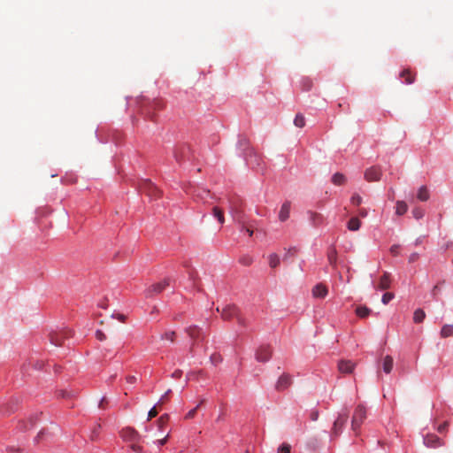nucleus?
Returning <instances> with one entry per match:
<instances>
[{
    "instance_id": "f257e3e1",
    "label": "nucleus",
    "mask_w": 453,
    "mask_h": 453,
    "mask_svg": "<svg viewBox=\"0 0 453 453\" xmlns=\"http://www.w3.org/2000/svg\"><path fill=\"white\" fill-rule=\"evenodd\" d=\"M217 311L220 312L221 318L224 320H231L235 318L239 325L245 326V319L240 315L239 309L235 305H226L221 311L218 307Z\"/></svg>"
},
{
    "instance_id": "f03ea898",
    "label": "nucleus",
    "mask_w": 453,
    "mask_h": 453,
    "mask_svg": "<svg viewBox=\"0 0 453 453\" xmlns=\"http://www.w3.org/2000/svg\"><path fill=\"white\" fill-rule=\"evenodd\" d=\"M123 440L132 442L131 449L134 453H142V447L136 442L140 440V434L132 427H126L120 433Z\"/></svg>"
},
{
    "instance_id": "7ed1b4c3",
    "label": "nucleus",
    "mask_w": 453,
    "mask_h": 453,
    "mask_svg": "<svg viewBox=\"0 0 453 453\" xmlns=\"http://www.w3.org/2000/svg\"><path fill=\"white\" fill-rule=\"evenodd\" d=\"M366 418V408L363 404H358L354 411L351 419V429L356 435L358 434L359 428Z\"/></svg>"
},
{
    "instance_id": "20e7f679",
    "label": "nucleus",
    "mask_w": 453,
    "mask_h": 453,
    "mask_svg": "<svg viewBox=\"0 0 453 453\" xmlns=\"http://www.w3.org/2000/svg\"><path fill=\"white\" fill-rule=\"evenodd\" d=\"M347 420H348V412L347 411L340 413L338 415V417L335 419V421L334 422V425L332 427V434L331 435L333 438H336L342 434V429H343Z\"/></svg>"
},
{
    "instance_id": "39448f33",
    "label": "nucleus",
    "mask_w": 453,
    "mask_h": 453,
    "mask_svg": "<svg viewBox=\"0 0 453 453\" xmlns=\"http://www.w3.org/2000/svg\"><path fill=\"white\" fill-rule=\"evenodd\" d=\"M272 354V347L270 345L264 344L257 348L255 357L258 362L265 363L270 360Z\"/></svg>"
},
{
    "instance_id": "423d86ee",
    "label": "nucleus",
    "mask_w": 453,
    "mask_h": 453,
    "mask_svg": "<svg viewBox=\"0 0 453 453\" xmlns=\"http://www.w3.org/2000/svg\"><path fill=\"white\" fill-rule=\"evenodd\" d=\"M72 332L70 330H64L59 332H54L50 334V342L55 346H61L64 343V340L70 337Z\"/></svg>"
},
{
    "instance_id": "0eeeda50",
    "label": "nucleus",
    "mask_w": 453,
    "mask_h": 453,
    "mask_svg": "<svg viewBox=\"0 0 453 453\" xmlns=\"http://www.w3.org/2000/svg\"><path fill=\"white\" fill-rule=\"evenodd\" d=\"M169 285V280L165 279L163 281L151 285L146 290V297H152L154 295L161 293Z\"/></svg>"
},
{
    "instance_id": "6e6552de",
    "label": "nucleus",
    "mask_w": 453,
    "mask_h": 453,
    "mask_svg": "<svg viewBox=\"0 0 453 453\" xmlns=\"http://www.w3.org/2000/svg\"><path fill=\"white\" fill-rule=\"evenodd\" d=\"M292 384V378L288 373H283L277 380L275 389L277 391H283L288 388Z\"/></svg>"
},
{
    "instance_id": "1a4fd4ad",
    "label": "nucleus",
    "mask_w": 453,
    "mask_h": 453,
    "mask_svg": "<svg viewBox=\"0 0 453 453\" xmlns=\"http://www.w3.org/2000/svg\"><path fill=\"white\" fill-rule=\"evenodd\" d=\"M381 170L378 166H372L365 172V179L367 181H378L381 177Z\"/></svg>"
},
{
    "instance_id": "9d476101",
    "label": "nucleus",
    "mask_w": 453,
    "mask_h": 453,
    "mask_svg": "<svg viewBox=\"0 0 453 453\" xmlns=\"http://www.w3.org/2000/svg\"><path fill=\"white\" fill-rule=\"evenodd\" d=\"M312 296L315 298H325L328 293L327 288L322 283L315 285L311 290Z\"/></svg>"
},
{
    "instance_id": "9b49d317",
    "label": "nucleus",
    "mask_w": 453,
    "mask_h": 453,
    "mask_svg": "<svg viewBox=\"0 0 453 453\" xmlns=\"http://www.w3.org/2000/svg\"><path fill=\"white\" fill-rule=\"evenodd\" d=\"M356 366V364L350 360H341L338 363V369L342 373H351Z\"/></svg>"
},
{
    "instance_id": "f8f14e48",
    "label": "nucleus",
    "mask_w": 453,
    "mask_h": 453,
    "mask_svg": "<svg viewBox=\"0 0 453 453\" xmlns=\"http://www.w3.org/2000/svg\"><path fill=\"white\" fill-rule=\"evenodd\" d=\"M424 443L427 447L437 448L442 445L441 439L435 434H427L424 438Z\"/></svg>"
},
{
    "instance_id": "ddd939ff",
    "label": "nucleus",
    "mask_w": 453,
    "mask_h": 453,
    "mask_svg": "<svg viewBox=\"0 0 453 453\" xmlns=\"http://www.w3.org/2000/svg\"><path fill=\"white\" fill-rule=\"evenodd\" d=\"M291 203L286 201L282 205L279 212V219L281 222L286 221L289 218Z\"/></svg>"
},
{
    "instance_id": "4468645a",
    "label": "nucleus",
    "mask_w": 453,
    "mask_h": 453,
    "mask_svg": "<svg viewBox=\"0 0 453 453\" xmlns=\"http://www.w3.org/2000/svg\"><path fill=\"white\" fill-rule=\"evenodd\" d=\"M309 220L313 226H319L323 224L324 217L320 213L309 211Z\"/></svg>"
},
{
    "instance_id": "2eb2a0df",
    "label": "nucleus",
    "mask_w": 453,
    "mask_h": 453,
    "mask_svg": "<svg viewBox=\"0 0 453 453\" xmlns=\"http://www.w3.org/2000/svg\"><path fill=\"white\" fill-rule=\"evenodd\" d=\"M390 274L387 272L383 273V275L380 277L378 288L380 290H385L390 288Z\"/></svg>"
},
{
    "instance_id": "dca6fc26",
    "label": "nucleus",
    "mask_w": 453,
    "mask_h": 453,
    "mask_svg": "<svg viewBox=\"0 0 453 453\" xmlns=\"http://www.w3.org/2000/svg\"><path fill=\"white\" fill-rule=\"evenodd\" d=\"M232 212L234 219L236 220L241 225V230H245L250 236H252L253 230L250 226H245L244 222L241 219L239 211L233 210Z\"/></svg>"
},
{
    "instance_id": "f3484780",
    "label": "nucleus",
    "mask_w": 453,
    "mask_h": 453,
    "mask_svg": "<svg viewBox=\"0 0 453 453\" xmlns=\"http://www.w3.org/2000/svg\"><path fill=\"white\" fill-rule=\"evenodd\" d=\"M35 422H36V417H30L27 420H23V421H20L19 424V429L20 431H27L32 427H34V426L35 425Z\"/></svg>"
},
{
    "instance_id": "a211bd4d",
    "label": "nucleus",
    "mask_w": 453,
    "mask_h": 453,
    "mask_svg": "<svg viewBox=\"0 0 453 453\" xmlns=\"http://www.w3.org/2000/svg\"><path fill=\"white\" fill-rule=\"evenodd\" d=\"M187 334L188 336L196 341L199 338L201 334V329L197 326H190L186 329Z\"/></svg>"
},
{
    "instance_id": "6ab92c4d",
    "label": "nucleus",
    "mask_w": 453,
    "mask_h": 453,
    "mask_svg": "<svg viewBox=\"0 0 453 453\" xmlns=\"http://www.w3.org/2000/svg\"><path fill=\"white\" fill-rule=\"evenodd\" d=\"M417 197L421 202L427 201L429 199V197H430V194H429L428 188L426 186L420 187L418 191Z\"/></svg>"
},
{
    "instance_id": "aec40b11",
    "label": "nucleus",
    "mask_w": 453,
    "mask_h": 453,
    "mask_svg": "<svg viewBox=\"0 0 453 453\" xmlns=\"http://www.w3.org/2000/svg\"><path fill=\"white\" fill-rule=\"evenodd\" d=\"M393 357L391 356H386L383 360V371L386 373H390L393 369Z\"/></svg>"
},
{
    "instance_id": "412c9836",
    "label": "nucleus",
    "mask_w": 453,
    "mask_h": 453,
    "mask_svg": "<svg viewBox=\"0 0 453 453\" xmlns=\"http://www.w3.org/2000/svg\"><path fill=\"white\" fill-rule=\"evenodd\" d=\"M400 76L404 79L406 84H411L415 81V75L409 69L403 70Z\"/></svg>"
},
{
    "instance_id": "4be33fe9",
    "label": "nucleus",
    "mask_w": 453,
    "mask_h": 453,
    "mask_svg": "<svg viewBox=\"0 0 453 453\" xmlns=\"http://www.w3.org/2000/svg\"><path fill=\"white\" fill-rule=\"evenodd\" d=\"M408 211V205L404 201H397L395 204V213L399 216L403 215Z\"/></svg>"
},
{
    "instance_id": "5701e85b",
    "label": "nucleus",
    "mask_w": 453,
    "mask_h": 453,
    "mask_svg": "<svg viewBox=\"0 0 453 453\" xmlns=\"http://www.w3.org/2000/svg\"><path fill=\"white\" fill-rule=\"evenodd\" d=\"M440 335L441 338H447L453 335V326L449 324H445L440 332Z\"/></svg>"
},
{
    "instance_id": "b1692460",
    "label": "nucleus",
    "mask_w": 453,
    "mask_h": 453,
    "mask_svg": "<svg viewBox=\"0 0 453 453\" xmlns=\"http://www.w3.org/2000/svg\"><path fill=\"white\" fill-rule=\"evenodd\" d=\"M360 226H361V221L354 217V218H351L349 222H348V229L350 230V231H357L359 228H360Z\"/></svg>"
},
{
    "instance_id": "393cba45",
    "label": "nucleus",
    "mask_w": 453,
    "mask_h": 453,
    "mask_svg": "<svg viewBox=\"0 0 453 453\" xmlns=\"http://www.w3.org/2000/svg\"><path fill=\"white\" fill-rule=\"evenodd\" d=\"M426 318V313L422 309H417L413 313V321L415 323H421Z\"/></svg>"
},
{
    "instance_id": "a878e982",
    "label": "nucleus",
    "mask_w": 453,
    "mask_h": 453,
    "mask_svg": "<svg viewBox=\"0 0 453 453\" xmlns=\"http://www.w3.org/2000/svg\"><path fill=\"white\" fill-rule=\"evenodd\" d=\"M332 182L334 185H343L346 182V178L342 173H336L332 177Z\"/></svg>"
},
{
    "instance_id": "bb28decb",
    "label": "nucleus",
    "mask_w": 453,
    "mask_h": 453,
    "mask_svg": "<svg viewBox=\"0 0 453 453\" xmlns=\"http://www.w3.org/2000/svg\"><path fill=\"white\" fill-rule=\"evenodd\" d=\"M212 213L214 217L217 218L218 221L220 224H223L225 222L224 212L221 209H219V207H214L212 209Z\"/></svg>"
},
{
    "instance_id": "cd10ccee",
    "label": "nucleus",
    "mask_w": 453,
    "mask_h": 453,
    "mask_svg": "<svg viewBox=\"0 0 453 453\" xmlns=\"http://www.w3.org/2000/svg\"><path fill=\"white\" fill-rule=\"evenodd\" d=\"M146 188L148 196L155 197L159 196V190L152 183H148Z\"/></svg>"
},
{
    "instance_id": "c85d7f7f",
    "label": "nucleus",
    "mask_w": 453,
    "mask_h": 453,
    "mask_svg": "<svg viewBox=\"0 0 453 453\" xmlns=\"http://www.w3.org/2000/svg\"><path fill=\"white\" fill-rule=\"evenodd\" d=\"M371 312V310L366 306H359L356 309V313L360 318L367 317Z\"/></svg>"
},
{
    "instance_id": "c756f323",
    "label": "nucleus",
    "mask_w": 453,
    "mask_h": 453,
    "mask_svg": "<svg viewBox=\"0 0 453 453\" xmlns=\"http://www.w3.org/2000/svg\"><path fill=\"white\" fill-rule=\"evenodd\" d=\"M327 257H328V261H329L330 265H334L336 264V260H337V251H336L335 248L332 247L329 250Z\"/></svg>"
},
{
    "instance_id": "7c9ffc66",
    "label": "nucleus",
    "mask_w": 453,
    "mask_h": 453,
    "mask_svg": "<svg viewBox=\"0 0 453 453\" xmlns=\"http://www.w3.org/2000/svg\"><path fill=\"white\" fill-rule=\"evenodd\" d=\"M294 124L297 127H303L305 126V119L303 115L300 113L296 114L294 119Z\"/></svg>"
},
{
    "instance_id": "2f4dec72",
    "label": "nucleus",
    "mask_w": 453,
    "mask_h": 453,
    "mask_svg": "<svg viewBox=\"0 0 453 453\" xmlns=\"http://www.w3.org/2000/svg\"><path fill=\"white\" fill-rule=\"evenodd\" d=\"M269 265L272 268H275L280 265V257L277 254H271L269 256Z\"/></svg>"
},
{
    "instance_id": "473e14b6",
    "label": "nucleus",
    "mask_w": 453,
    "mask_h": 453,
    "mask_svg": "<svg viewBox=\"0 0 453 453\" xmlns=\"http://www.w3.org/2000/svg\"><path fill=\"white\" fill-rule=\"evenodd\" d=\"M204 403V400H202L196 407H195L194 409L190 410L185 416V418L186 419H191V418H194V417L196 416V411H197V409Z\"/></svg>"
},
{
    "instance_id": "72a5a7b5",
    "label": "nucleus",
    "mask_w": 453,
    "mask_h": 453,
    "mask_svg": "<svg viewBox=\"0 0 453 453\" xmlns=\"http://www.w3.org/2000/svg\"><path fill=\"white\" fill-rule=\"evenodd\" d=\"M412 215L413 217L416 219H420L424 217L425 215V211L422 208L420 207H415L413 210H412Z\"/></svg>"
},
{
    "instance_id": "f704fd0d",
    "label": "nucleus",
    "mask_w": 453,
    "mask_h": 453,
    "mask_svg": "<svg viewBox=\"0 0 453 453\" xmlns=\"http://www.w3.org/2000/svg\"><path fill=\"white\" fill-rule=\"evenodd\" d=\"M185 151H186V148H184V147L176 149V150L174 151L175 159L177 161H180V159L184 156Z\"/></svg>"
},
{
    "instance_id": "c9c22d12",
    "label": "nucleus",
    "mask_w": 453,
    "mask_h": 453,
    "mask_svg": "<svg viewBox=\"0 0 453 453\" xmlns=\"http://www.w3.org/2000/svg\"><path fill=\"white\" fill-rule=\"evenodd\" d=\"M350 202L352 204L358 206L362 203V197L358 194H354L350 198Z\"/></svg>"
},
{
    "instance_id": "e433bc0d",
    "label": "nucleus",
    "mask_w": 453,
    "mask_h": 453,
    "mask_svg": "<svg viewBox=\"0 0 453 453\" xmlns=\"http://www.w3.org/2000/svg\"><path fill=\"white\" fill-rule=\"evenodd\" d=\"M291 446L288 443H283L278 448V453H290Z\"/></svg>"
},
{
    "instance_id": "4c0bfd02",
    "label": "nucleus",
    "mask_w": 453,
    "mask_h": 453,
    "mask_svg": "<svg viewBox=\"0 0 453 453\" xmlns=\"http://www.w3.org/2000/svg\"><path fill=\"white\" fill-rule=\"evenodd\" d=\"M302 86L303 90H310L312 87V82L308 78H305L302 80Z\"/></svg>"
},
{
    "instance_id": "58836bf2",
    "label": "nucleus",
    "mask_w": 453,
    "mask_h": 453,
    "mask_svg": "<svg viewBox=\"0 0 453 453\" xmlns=\"http://www.w3.org/2000/svg\"><path fill=\"white\" fill-rule=\"evenodd\" d=\"M394 298V295L392 293L387 292L382 296L381 302L384 304H388Z\"/></svg>"
},
{
    "instance_id": "ea45409f",
    "label": "nucleus",
    "mask_w": 453,
    "mask_h": 453,
    "mask_svg": "<svg viewBox=\"0 0 453 453\" xmlns=\"http://www.w3.org/2000/svg\"><path fill=\"white\" fill-rule=\"evenodd\" d=\"M168 419L169 416L167 414L162 415L157 420L159 427L162 428L164 426H165L166 423L168 422Z\"/></svg>"
},
{
    "instance_id": "a19ab883",
    "label": "nucleus",
    "mask_w": 453,
    "mask_h": 453,
    "mask_svg": "<svg viewBox=\"0 0 453 453\" xmlns=\"http://www.w3.org/2000/svg\"><path fill=\"white\" fill-rule=\"evenodd\" d=\"M175 337V333L173 331L166 332L164 335H162V339L169 340L170 342H173Z\"/></svg>"
},
{
    "instance_id": "79ce46f5",
    "label": "nucleus",
    "mask_w": 453,
    "mask_h": 453,
    "mask_svg": "<svg viewBox=\"0 0 453 453\" xmlns=\"http://www.w3.org/2000/svg\"><path fill=\"white\" fill-rule=\"evenodd\" d=\"M171 393V389H168L160 398V400L158 401L157 403V405H161V404H164L167 399H168V396Z\"/></svg>"
},
{
    "instance_id": "37998d69",
    "label": "nucleus",
    "mask_w": 453,
    "mask_h": 453,
    "mask_svg": "<svg viewBox=\"0 0 453 453\" xmlns=\"http://www.w3.org/2000/svg\"><path fill=\"white\" fill-rule=\"evenodd\" d=\"M399 250H400V245H398V244L392 245L389 250L390 253L395 257L399 254Z\"/></svg>"
},
{
    "instance_id": "c03bdc74",
    "label": "nucleus",
    "mask_w": 453,
    "mask_h": 453,
    "mask_svg": "<svg viewBox=\"0 0 453 453\" xmlns=\"http://www.w3.org/2000/svg\"><path fill=\"white\" fill-rule=\"evenodd\" d=\"M58 397L66 398L70 397L72 394L66 390L61 389L57 392Z\"/></svg>"
},
{
    "instance_id": "a18cd8bd",
    "label": "nucleus",
    "mask_w": 453,
    "mask_h": 453,
    "mask_svg": "<svg viewBox=\"0 0 453 453\" xmlns=\"http://www.w3.org/2000/svg\"><path fill=\"white\" fill-rule=\"evenodd\" d=\"M157 415V411L156 407H153L149 411L148 419L150 420V419L155 418Z\"/></svg>"
},
{
    "instance_id": "49530a36",
    "label": "nucleus",
    "mask_w": 453,
    "mask_h": 453,
    "mask_svg": "<svg viewBox=\"0 0 453 453\" xmlns=\"http://www.w3.org/2000/svg\"><path fill=\"white\" fill-rule=\"evenodd\" d=\"M169 434H167L164 438L157 440L155 443H157L159 446L165 445L168 441Z\"/></svg>"
},
{
    "instance_id": "de8ad7c7",
    "label": "nucleus",
    "mask_w": 453,
    "mask_h": 453,
    "mask_svg": "<svg viewBox=\"0 0 453 453\" xmlns=\"http://www.w3.org/2000/svg\"><path fill=\"white\" fill-rule=\"evenodd\" d=\"M419 257V255L416 252L412 253L410 255L409 257V262L410 263H414L415 261H417Z\"/></svg>"
},
{
    "instance_id": "09e8293b",
    "label": "nucleus",
    "mask_w": 453,
    "mask_h": 453,
    "mask_svg": "<svg viewBox=\"0 0 453 453\" xmlns=\"http://www.w3.org/2000/svg\"><path fill=\"white\" fill-rule=\"evenodd\" d=\"M96 336L99 341H104L106 339L105 334L100 330L96 331Z\"/></svg>"
},
{
    "instance_id": "8fccbe9b",
    "label": "nucleus",
    "mask_w": 453,
    "mask_h": 453,
    "mask_svg": "<svg viewBox=\"0 0 453 453\" xmlns=\"http://www.w3.org/2000/svg\"><path fill=\"white\" fill-rule=\"evenodd\" d=\"M238 143L241 147L246 146L248 144V140L246 137H240Z\"/></svg>"
},
{
    "instance_id": "3c124183",
    "label": "nucleus",
    "mask_w": 453,
    "mask_h": 453,
    "mask_svg": "<svg viewBox=\"0 0 453 453\" xmlns=\"http://www.w3.org/2000/svg\"><path fill=\"white\" fill-rule=\"evenodd\" d=\"M136 380H137V378L135 376H134V375H129V376L127 377V381L128 383L133 384V383H135Z\"/></svg>"
},
{
    "instance_id": "603ef678",
    "label": "nucleus",
    "mask_w": 453,
    "mask_h": 453,
    "mask_svg": "<svg viewBox=\"0 0 453 453\" xmlns=\"http://www.w3.org/2000/svg\"><path fill=\"white\" fill-rule=\"evenodd\" d=\"M447 426H448V423L444 422L443 424L439 426L438 432L439 433H443L446 430Z\"/></svg>"
},
{
    "instance_id": "864d4df0",
    "label": "nucleus",
    "mask_w": 453,
    "mask_h": 453,
    "mask_svg": "<svg viewBox=\"0 0 453 453\" xmlns=\"http://www.w3.org/2000/svg\"><path fill=\"white\" fill-rule=\"evenodd\" d=\"M242 264L245 265H250L251 264V258L250 257H242L241 260Z\"/></svg>"
},
{
    "instance_id": "5fc2aeb1",
    "label": "nucleus",
    "mask_w": 453,
    "mask_h": 453,
    "mask_svg": "<svg viewBox=\"0 0 453 453\" xmlns=\"http://www.w3.org/2000/svg\"><path fill=\"white\" fill-rule=\"evenodd\" d=\"M181 374H182V372H181V371H180V370H176V371L172 374V376H173V378L177 379V378H180V377L181 376Z\"/></svg>"
},
{
    "instance_id": "6e6d98bb",
    "label": "nucleus",
    "mask_w": 453,
    "mask_h": 453,
    "mask_svg": "<svg viewBox=\"0 0 453 453\" xmlns=\"http://www.w3.org/2000/svg\"><path fill=\"white\" fill-rule=\"evenodd\" d=\"M359 216L365 218L367 216V211L364 208L360 209L358 211Z\"/></svg>"
},
{
    "instance_id": "4d7b16f0",
    "label": "nucleus",
    "mask_w": 453,
    "mask_h": 453,
    "mask_svg": "<svg viewBox=\"0 0 453 453\" xmlns=\"http://www.w3.org/2000/svg\"><path fill=\"white\" fill-rule=\"evenodd\" d=\"M43 435V431H41L38 433L37 436L35 437V441H38L39 439H41Z\"/></svg>"
},
{
    "instance_id": "13d9d810",
    "label": "nucleus",
    "mask_w": 453,
    "mask_h": 453,
    "mask_svg": "<svg viewBox=\"0 0 453 453\" xmlns=\"http://www.w3.org/2000/svg\"><path fill=\"white\" fill-rule=\"evenodd\" d=\"M125 319H126V317L124 315H122V314L118 315V319H119L120 321L124 322Z\"/></svg>"
},
{
    "instance_id": "bf43d9fd",
    "label": "nucleus",
    "mask_w": 453,
    "mask_h": 453,
    "mask_svg": "<svg viewBox=\"0 0 453 453\" xmlns=\"http://www.w3.org/2000/svg\"><path fill=\"white\" fill-rule=\"evenodd\" d=\"M155 107L159 109V108H162L163 105L161 104V103L158 102V103H155Z\"/></svg>"
},
{
    "instance_id": "052dcab7",
    "label": "nucleus",
    "mask_w": 453,
    "mask_h": 453,
    "mask_svg": "<svg viewBox=\"0 0 453 453\" xmlns=\"http://www.w3.org/2000/svg\"><path fill=\"white\" fill-rule=\"evenodd\" d=\"M317 418H318V414H313V415H312V419H313V420H316V419H317Z\"/></svg>"
},
{
    "instance_id": "680f3d73",
    "label": "nucleus",
    "mask_w": 453,
    "mask_h": 453,
    "mask_svg": "<svg viewBox=\"0 0 453 453\" xmlns=\"http://www.w3.org/2000/svg\"><path fill=\"white\" fill-rule=\"evenodd\" d=\"M435 291H437V286H435L433 289V294L435 295Z\"/></svg>"
},
{
    "instance_id": "e2e57ef3",
    "label": "nucleus",
    "mask_w": 453,
    "mask_h": 453,
    "mask_svg": "<svg viewBox=\"0 0 453 453\" xmlns=\"http://www.w3.org/2000/svg\"><path fill=\"white\" fill-rule=\"evenodd\" d=\"M8 450L14 451V448L13 447L8 448Z\"/></svg>"
},
{
    "instance_id": "0e129e2a",
    "label": "nucleus",
    "mask_w": 453,
    "mask_h": 453,
    "mask_svg": "<svg viewBox=\"0 0 453 453\" xmlns=\"http://www.w3.org/2000/svg\"><path fill=\"white\" fill-rule=\"evenodd\" d=\"M190 278L194 280V275H193V273H190Z\"/></svg>"
},
{
    "instance_id": "69168bd1",
    "label": "nucleus",
    "mask_w": 453,
    "mask_h": 453,
    "mask_svg": "<svg viewBox=\"0 0 453 453\" xmlns=\"http://www.w3.org/2000/svg\"><path fill=\"white\" fill-rule=\"evenodd\" d=\"M246 453H250L249 451H246Z\"/></svg>"
}]
</instances>
